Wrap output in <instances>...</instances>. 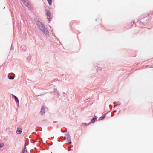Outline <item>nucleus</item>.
<instances>
[{
	"instance_id": "1",
	"label": "nucleus",
	"mask_w": 153,
	"mask_h": 153,
	"mask_svg": "<svg viewBox=\"0 0 153 153\" xmlns=\"http://www.w3.org/2000/svg\"><path fill=\"white\" fill-rule=\"evenodd\" d=\"M36 23L39 27L40 29L42 30V29H44L45 26H44L40 21H37L36 22Z\"/></svg>"
},
{
	"instance_id": "2",
	"label": "nucleus",
	"mask_w": 153,
	"mask_h": 153,
	"mask_svg": "<svg viewBox=\"0 0 153 153\" xmlns=\"http://www.w3.org/2000/svg\"><path fill=\"white\" fill-rule=\"evenodd\" d=\"M42 31L44 34H45L46 36H48L49 35L48 32L47 30L45 28V27L44 26V29H42V30H41Z\"/></svg>"
},
{
	"instance_id": "3",
	"label": "nucleus",
	"mask_w": 153,
	"mask_h": 153,
	"mask_svg": "<svg viewBox=\"0 0 153 153\" xmlns=\"http://www.w3.org/2000/svg\"><path fill=\"white\" fill-rule=\"evenodd\" d=\"M46 14L47 16V18L49 21L51 20V18L52 17V15L50 13V11L48 10L46 12Z\"/></svg>"
},
{
	"instance_id": "4",
	"label": "nucleus",
	"mask_w": 153,
	"mask_h": 153,
	"mask_svg": "<svg viewBox=\"0 0 153 153\" xmlns=\"http://www.w3.org/2000/svg\"><path fill=\"white\" fill-rule=\"evenodd\" d=\"M22 129L19 126L17 129L16 132L17 134H20L22 132Z\"/></svg>"
},
{
	"instance_id": "5",
	"label": "nucleus",
	"mask_w": 153,
	"mask_h": 153,
	"mask_svg": "<svg viewBox=\"0 0 153 153\" xmlns=\"http://www.w3.org/2000/svg\"><path fill=\"white\" fill-rule=\"evenodd\" d=\"M23 3L26 6H29V2L27 0H23Z\"/></svg>"
},
{
	"instance_id": "6",
	"label": "nucleus",
	"mask_w": 153,
	"mask_h": 153,
	"mask_svg": "<svg viewBox=\"0 0 153 153\" xmlns=\"http://www.w3.org/2000/svg\"><path fill=\"white\" fill-rule=\"evenodd\" d=\"M45 108L44 106H42L41 110V113L42 114H43L45 113Z\"/></svg>"
},
{
	"instance_id": "7",
	"label": "nucleus",
	"mask_w": 153,
	"mask_h": 153,
	"mask_svg": "<svg viewBox=\"0 0 153 153\" xmlns=\"http://www.w3.org/2000/svg\"><path fill=\"white\" fill-rule=\"evenodd\" d=\"M13 97L16 102L17 103H19V100L17 97L15 96L14 95Z\"/></svg>"
},
{
	"instance_id": "8",
	"label": "nucleus",
	"mask_w": 153,
	"mask_h": 153,
	"mask_svg": "<svg viewBox=\"0 0 153 153\" xmlns=\"http://www.w3.org/2000/svg\"><path fill=\"white\" fill-rule=\"evenodd\" d=\"M97 119V117L96 116H95L92 120H91V122L92 123H93L95 121V120H96Z\"/></svg>"
},
{
	"instance_id": "9",
	"label": "nucleus",
	"mask_w": 153,
	"mask_h": 153,
	"mask_svg": "<svg viewBox=\"0 0 153 153\" xmlns=\"http://www.w3.org/2000/svg\"><path fill=\"white\" fill-rule=\"evenodd\" d=\"M27 150L25 148L23 149L22 150V152L21 153H27Z\"/></svg>"
},
{
	"instance_id": "10",
	"label": "nucleus",
	"mask_w": 153,
	"mask_h": 153,
	"mask_svg": "<svg viewBox=\"0 0 153 153\" xmlns=\"http://www.w3.org/2000/svg\"><path fill=\"white\" fill-rule=\"evenodd\" d=\"M47 1L48 2L49 5H51L52 4V0H47Z\"/></svg>"
},
{
	"instance_id": "11",
	"label": "nucleus",
	"mask_w": 153,
	"mask_h": 153,
	"mask_svg": "<svg viewBox=\"0 0 153 153\" xmlns=\"http://www.w3.org/2000/svg\"><path fill=\"white\" fill-rule=\"evenodd\" d=\"M105 117V115H102V116L101 117H100L99 118V120H102Z\"/></svg>"
},
{
	"instance_id": "12",
	"label": "nucleus",
	"mask_w": 153,
	"mask_h": 153,
	"mask_svg": "<svg viewBox=\"0 0 153 153\" xmlns=\"http://www.w3.org/2000/svg\"><path fill=\"white\" fill-rule=\"evenodd\" d=\"M14 76H10L9 77V79H14Z\"/></svg>"
},
{
	"instance_id": "13",
	"label": "nucleus",
	"mask_w": 153,
	"mask_h": 153,
	"mask_svg": "<svg viewBox=\"0 0 153 153\" xmlns=\"http://www.w3.org/2000/svg\"><path fill=\"white\" fill-rule=\"evenodd\" d=\"M4 145V143H1L0 144V148H2V147Z\"/></svg>"
},
{
	"instance_id": "14",
	"label": "nucleus",
	"mask_w": 153,
	"mask_h": 153,
	"mask_svg": "<svg viewBox=\"0 0 153 153\" xmlns=\"http://www.w3.org/2000/svg\"><path fill=\"white\" fill-rule=\"evenodd\" d=\"M67 139L68 140H70V136L69 135H68L67 136Z\"/></svg>"
},
{
	"instance_id": "15",
	"label": "nucleus",
	"mask_w": 153,
	"mask_h": 153,
	"mask_svg": "<svg viewBox=\"0 0 153 153\" xmlns=\"http://www.w3.org/2000/svg\"><path fill=\"white\" fill-rule=\"evenodd\" d=\"M69 143V144H71V141H69V142H68Z\"/></svg>"
}]
</instances>
